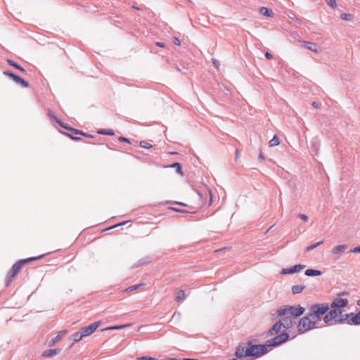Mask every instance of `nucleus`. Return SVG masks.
Returning a JSON list of instances; mask_svg holds the SVG:
<instances>
[{
    "label": "nucleus",
    "instance_id": "aec40b11",
    "mask_svg": "<svg viewBox=\"0 0 360 360\" xmlns=\"http://www.w3.org/2000/svg\"><path fill=\"white\" fill-rule=\"evenodd\" d=\"M186 293L184 290H180L177 292V295L175 297V301L179 302L186 299Z\"/></svg>",
    "mask_w": 360,
    "mask_h": 360
},
{
    "label": "nucleus",
    "instance_id": "58836bf2",
    "mask_svg": "<svg viewBox=\"0 0 360 360\" xmlns=\"http://www.w3.org/2000/svg\"><path fill=\"white\" fill-rule=\"evenodd\" d=\"M297 217L300 218L302 220L305 221H307L308 220V219H309L308 217L306 214H299L297 215Z\"/></svg>",
    "mask_w": 360,
    "mask_h": 360
},
{
    "label": "nucleus",
    "instance_id": "412c9836",
    "mask_svg": "<svg viewBox=\"0 0 360 360\" xmlns=\"http://www.w3.org/2000/svg\"><path fill=\"white\" fill-rule=\"evenodd\" d=\"M259 12L262 15L265 16H271L273 13L271 9L266 7H261L259 9Z\"/></svg>",
    "mask_w": 360,
    "mask_h": 360
},
{
    "label": "nucleus",
    "instance_id": "423d86ee",
    "mask_svg": "<svg viewBox=\"0 0 360 360\" xmlns=\"http://www.w3.org/2000/svg\"><path fill=\"white\" fill-rule=\"evenodd\" d=\"M341 310L338 309H335L329 311L330 316H331L333 323H342L344 321H347L351 315L353 314L352 313L341 314Z\"/></svg>",
    "mask_w": 360,
    "mask_h": 360
},
{
    "label": "nucleus",
    "instance_id": "603ef678",
    "mask_svg": "<svg viewBox=\"0 0 360 360\" xmlns=\"http://www.w3.org/2000/svg\"><path fill=\"white\" fill-rule=\"evenodd\" d=\"M82 135H83V136H86V137H91V138H92V137H93V136H92V135H91V134H86V133H84V132H82Z\"/></svg>",
    "mask_w": 360,
    "mask_h": 360
},
{
    "label": "nucleus",
    "instance_id": "bf43d9fd",
    "mask_svg": "<svg viewBox=\"0 0 360 360\" xmlns=\"http://www.w3.org/2000/svg\"><path fill=\"white\" fill-rule=\"evenodd\" d=\"M357 305L360 306V300L357 302Z\"/></svg>",
    "mask_w": 360,
    "mask_h": 360
},
{
    "label": "nucleus",
    "instance_id": "de8ad7c7",
    "mask_svg": "<svg viewBox=\"0 0 360 360\" xmlns=\"http://www.w3.org/2000/svg\"><path fill=\"white\" fill-rule=\"evenodd\" d=\"M265 56L267 59H271L273 58L272 55L269 52L265 53Z\"/></svg>",
    "mask_w": 360,
    "mask_h": 360
},
{
    "label": "nucleus",
    "instance_id": "6e6d98bb",
    "mask_svg": "<svg viewBox=\"0 0 360 360\" xmlns=\"http://www.w3.org/2000/svg\"><path fill=\"white\" fill-rule=\"evenodd\" d=\"M134 8L136 9V10H139L140 8L136 6H132Z\"/></svg>",
    "mask_w": 360,
    "mask_h": 360
},
{
    "label": "nucleus",
    "instance_id": "c85d7f7f",
    "mask_svg": "<svg viewBox=\"0 0 360 360\" xmlns=\"http://www.w3.org/2000/svg\"><path fill=\"white\" fill-rule=\"evenodd\" d=\"M172 167L176 168V172L181 174H183L181 165L179 162H174L171 165Z\"/></svg>",
    "mask_w": 360,
    "mask_h": 360
},
{
    "label": "nucleus",
    "instance_id": "9b49d317",
    "mask_svg": "<svg viewBox=\"0 0 360 360\" xmlns=\"http://www.w3.org/2000/svg\"><path fill=\"white\" fill-rule=\"evenodd\" d=\"M283 326H281V323L277 321L275 324L273 325L272 327H271L269 330L266 333L267 336H272L274 334L278 333L282 330Z\"/></svg>",
    "mask_w": 360,
    "mask_h": 360
},
{
    "label": "nucleus",
    "instance_id": "c756f323",
    "mask_svg": "<svg viewBox=\"0 0 360 360\" xmlns=\"http://www.w3.org/2000/svg\"><path fill=\"white\" fill-rule=\"evenodd\" d=\"M139 144H140L141 147L144 148L149 149V148H152V145L145 141H141Z\"/></svg>",
    "mask_w": 360,
    "mask_h": 360
},
{
    "label": "nucleus",
    "instance_id": "5fc2aeb1",
    "mask_svg": "<svg viewBox=\"0 0 360 360\" xmlns=\"http://www.w3.org/2000/svg\"><path fill=\"white\" fill-rule=\"evenodd\" d=\"M238 155H239V152H238V150H236V159L238 158Z\"/></svg>",
    "mask_w": 360,
    "mask_h": 360
},
{
    "label": "nucleus",
    "instance_id": "473e14b6",
    "mask_svg": "<svg viewBox=\"0 0 360 360\" xmlns=\"http://www.w3.org/2000/svg\"><path fill=\"white\" fill-rule=\"evenodd\" d=\"M63 134L66 135V136H68V137H70L72 140H75V141H80V140H82V138L78 137V136H75L74 134H70V133H67V132H63Z\"/></svg>",
    "mask_w": 360,
    "mask_h": 360
},
{
    "label": "nucleus",
    "instance_id": "bb28decb",
    "mask_svg": "<svg viewBox=\"0 0 360 360\" xmlns=\"http://www.w3.org/2000/svg\"><path fill=\"white\" fill-rule=\"evenodd\" d=\"M305 43V46L307 47V49L312 51H314L316 53L318 52L317 49H316V45L313 43H311V42H304Z\"/></svg>",
    "mask_w": 360,
    "mask_h": 360
},
{
    "label": "nucleus",
    "instance_id": "c9c22d12",
    "mask_svg": "<svg viewBox=\"0 0 360 360\" xmlns=\"http://www.w3.org/2000/svg\"><path fill=\"white\" fill-rule=\"evenodd\" d=\"M141 285H143V284L134 285L131 287H129L126 290L127 291H133V290H137Z\"/></svg>",
    "mask_w": 360,
    "mask_h": 360
},
{
    "label": "nucleus",
    "instance_id": "2eb2a0df",
    "mask_svg": "<svg viewBox=\"0 0 360 360\" xmlns=\"http://www.w3.org/2000/svg\"><path fill=\"white\" fill-rule=\"evenodd\" d=\"M83 338H84V336L82 335V334L81 333L80 331H78V332H76V333H73L70 337V340H72V345L76 343V342H78L79 341H80Z\"/></svg>",
    "mask_w": 360,
    "mask_h": 360
},
{
    "label": "nucleus",
    "instance_id": "6ab92c4d",
    "mask_svg": "<svg viewBox=\"0 0 360 360\" xmlns=\"http://www.w3.org/2000/svg\"><path fill=\"white\" fill-rule=\"evenodd\" d=\"M305 288L304 285H296L292 287V292L293 295L299 294Z\"/></svg>",
    "mask_w": 360,
    "mask_h": 360
},
{
    "label": "nucleus",
    "instance_id": "ddd939ff",
    "mask_svg": "<svg viewBox=\"0 0 360 360\" xmlns=\"http://www.w3.org/2000/svg\"><path fill=\"white\" fill-rule=\"evenodd\" d=\"M347 248V245H339L334 247L331 250V252L333 255H340V254L343 253Z\"/></svg>",
    "mask_w": 360,
    "mask_h": 360
},
{
    "label": "nucleus",
    "instance_id": "4468645a",
    "mask_svg": "<svg viewBox=\"0 0 360 360\" xmlns=\"http://www.w3.org/2000/svg\"><path fill=\"white\" fill-rule=\"evenodd\" d=\"M60 349H59V348L48 349V350L44 351L42 353V356L51 357V356L57 355L58 354L60 353Z\"/></svg>",
    "mask_w": 360,
    "mask_h": 360
},
{
    "label": "nucleus",
    "instance_id": "13d9d810",
    "mask_svg": "<svg viewBox=\"0 0 360 360\" xmlns=\"http://www.w3.org/2000/svg\"><path fill=\"white\" fill-rule=\"evenodd\" d=\"M347 292H342V293H341V295H347Z\"/></svg>",
    "mask_w": 360,
    "mask_h": 360
},
{
    "label": "nucleus",
    "instance_id": "79ce46f5",
    "mask_svg": "<svg viewBox=\"0 0 360 360\" xmlns=\"http://www.w3.org/2000/svg\"><path fill=\"white\" fill-rule=\"evenodd\" d=\"M171 209L172 210H174V212H180V213H186V212H187V211H186L184 210H181V209H178V208H175V207H172Z\"/></svg>",
    "mask_w": 360,
    "mask_h": 360
},
{
    "label": "nucleus",
    "instance_id": "20e7f679",
    "mask_svg": "<svg viewBox=\"0 0 360 360\" xmlns=\"http://www.w3.org/2000/svg\"><path fill=\"white\" fill-rule=\"evenodd\" d=\"M330 307L328 304H314L309 308V316L317 324L318 320L328 312Z\"/></svg>",
    "mask_w": 360,
    "mask_h": 360
},
{
    "label": "nucleus",
    "instance_id": "1a4fd4ad",
    "mask_svg": "<svg viewBox=\"0 0 360 360\" xmlns=\"http://www.w3.org/2000/svg\"><path fill=\"white\" fill-rule=\"evenodd\" d=\"M348 304V300L343 298H335L330 304L331 308L338 309L345 307Z\"/></svg>",
    "mask_w": 360,
    "mask_h": 360
},
{
    "label": "nucleus",
    "instance_id": "f257e3e1",
    "mask_svg": "<svg viewBox=\"0 0 360 360\" xmlns=\"http://www.w3.org/2000/svg\"><path fill=\"white\" fill-rule=\"evenodd\" d=\"M288 338L289 334L286 332H283L276 337L266 340L264 345H252L250 342H248L247 354H249V356H253L255 358L260 357L269 352V347L278 346L286 342Z\"/></svg>",
    "mask_w": 360,
    "mask_h": 360
},
{
    "label": "nucleus",
    "instance_id": "09e8293b",
    "mask_svg": "<svg viewBox=\"0 0 360 360\" xmlns=\"http://www.w3.org/2000/svg\"><path fill=\"white\" fill-rule=\"evenodd\" d=\"M259 159L261 161H263L264 160V155H263L262 151H260V153H259Z\"/></svg>",
    "mask_w": 360,
    "mask_h": 360
},
{
    "label": "nucleus",
    "instance_id": "864d4df0",
    "mask_svg": "<svg viewBox=\"0 0 360 360\" xmlns=\"http://www.w3.org/2000/svg\"><path fill=\"white\" fill-rule=\"evenodd\" d=\"M174 203L175 204H178V205H184V206L186 205L185 203H183V202H174Z\"/></svg>",
    "mask_w": 360,
    "mask_h": 360
},
{
    "label": "nucleus",
    "instance_id": "393cba45",
    "mask_svg": "<svg viewBox=\"0 0 360 360\" xmlns=\"http://www.w3.org/2000/svg\"><path fill=\"white\" fill-rule=\"evenodd\" d=\"M323 243V241L321 240V241L317 242L311 245L307 246L305 249V251L306 252L311 251Z\"/></svg>",
    "mask_w": 360,
    "mask_h": 360
},
{
    "label": "nucleus",
    "instance_id": "a18cd8bd",
    "mask_svg": "<svg viewBox=\"0 0 360 360\" xmlns=\"http://www.w3.org/2000/svg\"><path fill=\"white\" fill-rule=\"evenodd\" d=\"M174 44L177 45V46H180L181 44V41L179 39H178L177 37H174Z\"/></svg>",
    "mask_w": 360,
    "mask_h": 360
},
{
    "label": "nucleus",
    "instance_id": "a878e982",
    "mask_svg": "<svg viewBox=\"0 0 360 360\" xmlns=\"http://www.w3.org/2000/svg\"><path fill=\"white\" fill-rule=\"evenodd\" d=\"M67 333V330H61L60 331L58 335L53 339V343L56 342H58L59 341L61 338Z\"/></svg>",
    "mask_w": 360,
    "mask_h": 360
},
{
    "label": "nucleus",
    "instance_id": "dca6fc26",
    "mask_svg": "<svg viewBox=\"0 0 360 360\" xmlns=\"http://www.w3.org/2000/svg\"><path fill=\"white\" fill-rule=\"evenodd\" d=\"M347 323L349 324L360 325V311L356 314L350 319H347Z\"/></svg>",
    "mask_w": 360,
    "mask_h": 360
},
{
    "label": "nucleus",
    "instance_id": "3c124183",
    "mask_svg": "<svg viewBox=\"0 0 360 360\" xmlns=\"http://www.w3.org/2000/svg\"><path fill=\"white\" fill-rule=\"evenodd\" d=\"M312 105L316 108H318L319 107V104L316 102H313Z\"/></svg>",
    "mask_w": 360,
    "mask_h": 360
},
{
    "label": "nucleus",
    "instance_id": "0eeeda50",
    "mask_svg": "<svg viewBox=\"0 0 360 360\" xmlns=\"http://www.w3.org/2000/svg\"><path fill=\"white\" fill-rule=\"evenodd\" d=\"M101 325V321H96L91 323L87 326H84L80 328L79 331L84 336V338L91 335Z\"/></svg>",
    "mask_w": 360,
    "mask_h": 360
},
{
    "label": "nucleus",
    "instance_id": "f03ea898",
    "mask_svg": "<svg viewBox=\"0 0 360 360\" xmlns=\"http://www.w3.org/2000/svg\"><path fill=\"white\" fill-rule=\"evenodd\" d=\"M305 309L300 305L290 306L283 305L276 310L277 316H283L279 322L283 328L289 329L293 325L297 316L303 314Z\"/></svg>",
    "mask_w": 360,
    "mask_h": 360
},
{
    "label": "nucleus",
    "instance_id": "49530a36",
    "mask_svg": "<svg viewBox=\"0 0 360 360\" xmlns=\"http://www.w3.org/2000/svg\"><path fill=\"white\" fill-rule=\"evenodd\" d=\"M127 221H124V222L119 223V224H115V225H114V226H110L108 229H113V228L117 227V226H120L124 225V224H127Z\"/></svg>",
    "mask_w": 360,
    "mask_h": 360
},
{
    "label": "nucleus",
    "instance_id": "f3484780",
    "mask_svg": "<svg viewBox=\"0 0 360 360\" xmlns=\"http://www.w3.org/2000/svg\"><path fill=\"white\" fill-rule=\"evenodd\" d=\"M304 274L307 276H316L322 274V271L320 270L309 269L305 271Z\"/></svg>",
    "mask_w": 360,
    "mask_h": 360
},
{
    "label": "nucleus",
    "instance_id": "7ed1b4c3",
    "mask_svg": "<svg viewBox=\"0 0 360 360\" xmlns=\"http://www.w3.org/2000/svg\"><path fill=\"white\" fill-rule=\"evenodd\" d=\"M44 255H45L44 254L37 257H32L24 259H20L15 262L7 274V276L6 278V285H8L11 282L12 279L18 274L19 271L25 264L32 261L39 259L44 257Z\"/></svg>",
    "mask_w": 360,
    "mask_h": 360
},
{
    "label": "nucleus",
    "instance_id": "37998d69",
    "mask_svg": "<svg viewBox=\"0 0 360 360\" xmlns=\"http://www.w3.org/2000/svg\"><path fill=\"white\" fill-rule=\"evenodd\" d=\"M136 360H154V359L152 357L141 356V357H138L136 359Z\"/></svg>",
    "mask_w": 360,
    "mask_h": 360
},
{
    "label": "nucleus",
    "instance_id": "a19ab883",
    "mask_svg": "<svg viewBox=\"0 0 360 360\" xmlns=\"http://www.w3.org/2000/svg\"><path fill=\"white\" fill-rule=\"evenodd\" d=\"M350 252H353V253L360 252V246H356V247L354 248L353 249H351Z\"/></svg>",
    "mask_w": 360,
    "mask_h": 360
},
{
    "label": "nucleus",
    "instance_id": "7c9ffc66",
    "mask_svg": "<svg viewBox=\"0 0 360 360\" xmlns=\"http://www.w3.org/2000/svg\"><path fill=\"white\" fill-rule=\"evenodd\" d=\"M48 116L51 120H55L56 122H58V121L59 120V119L55 115L54 112L52 110H48Z\"/></svg>",
    "mask_w": 360,
    "mask_h": 360
},
{
    "label": "nucleus",
    "instance_id": "72a5a7b5",
    "mask_svg": "<svg viewBox=\"0 0 360 360\" xmlns=\"http://www.w3.org/2000/svg\"><path fill=\"white\" fill-rule=\"evenodd\" d=\"M326 3L332 8H335L337 6L336 0H326Z\"/></svg>",
    "mask_w": 360,
    "mask_h": 360
},
{
    "label": "nucleus",
    "instance_id": "2f4dec72",
    "mask_svg": "<svg viewBox=\"0 0 360 360\" xmlns=\"http://www.w3.org/2000/svg\"><path fill=\"white\" fill-rule=\"evenodd\" d=\"M128 326H129L128 324L114 326L109 327V328H106L105 330H118V329L124 328Z\"/></svg>",
    "mask_w": 360,
    "mask_h": 360
},
{
    "label": "nucleus",
    "instance_id": "f704fd0d",
    "mask_svg": "<svg viewBox=\"0 0 360 360\" xmlns=\"http://www.w3.org/2000/svg\"><path fill=\"white\" fill-rule=\"evenodd\" d=\"M147 262H148V261L146 259H141V260L138 261L132 267L133 268L139 267V266L143 265L144 264H146Z\"/></svg>",
    "mask_w": 360,
    "mask_h": 360
},
{
    "label": "nucleus",
    "instance_id": "4d7b16f0",
    "mask_svg": "<svg viewBox=\"0 0 360 360\" xmlns=\"http://www.w3.org/2000/svg\"><path fill=\"white\" fill-rule=\"evenodd\" d=\"M210 195H211V198H212V193L210 191ZM212 199H210V202H212Z\"/></svg>",
    "mask_w": 360,
    "mask_h": 360
},
{
    "label": "nucleus",
    "instance_id": "5701e85b",
    "mask_svg": "<svg viewBox=\"0 0 360 360\" xmlns=\"http://www.w3.org/2000/svg\"><path fill=\"white\" fill-rule=\"evenodd\" d=\"M279 143H280V141L276 135H274V137L269 142L270 147L278 146Z\"/></svg>",
    "mask_w": 360,
    "mask_h": 360
},
{
    "label": "nucleus",
    "instance_id": "c03bdc74",
    "mask_svg": "<svg viewBox=\"0 0 360 360\" xmlns=\"http://www.w3.org/2000/svg\"><path fill=\"white\" fill-rule=\"evenodd\" d=\"M119 141L120 142H127V143H129V140L127 139V138H125V137H123V136H120L119 137Z\"/></svg>",
    "mask_w": 360,
    "mask_h": 360
},
{
    "label": "nucleus",
    "instance_id": "6e6552de",
    "mask_svg": "<svg viewBox=\"0 0 360 360\" xmlns=\"http://www.w3.org/2000/svg\"><path fill=\"white\" fill-rule=\"evenodd\" d=\"M4 75L9 77L10 78H11L16 84H20L23 87H28L29 86V83L25 81V79H23L22 78H21L20 77L15 75L14 73L13 72H11L9 71H4Z\"/></svg>",
    "mask_w": 360,
    "mask_h": 360
},
{
    "label": "nucleus",
    "instance_id": "b1692460",
    "mask_svg": "<svg viewBox=\"0 0 360 360\" xmlns=\"http://www.w3.org/2000/svg\"><path fill=\"white\" fill-rule=\"evenodd\" d=\"M100 134L112 136L114 135V131L112 129H100L98 131Z\"/></svg>",
    "mask_w": 360,
    "mask_h": 360
},
{
    "label": "nucleus",
    "instance_id": "a211bd4d",
    "mask_svg": "<svg viewBox=\"0 0 360 360\" xmlns=\"http://www.w3.org/2000/svg\"><path fill=\"white\" fill-rule=\"evenodd\" d=\"M7 63L8 65L19 70L20 72H22L23 73L26 72L25 70L22 67H21L18 63H17L16 62L11 60V59H7Z\"/></svg>",
    "mask_w": 360,
    "mask_h": 360
},
{
    "label": "nucleus",
    "instance_id": "e433bc0d",
    "mask_svg": "<svg viewBox=\"0 0 360 360\" xmlns=\"http://www.w3.org/2000/svg\"><path fill=\"white\" fill-rule=\"evenodd\" d=\"M60 127L66 129H68L70 130V128H71L70 127H69L68 124L63 123L62 121H60V120L58 121L57 122Z\"/></svg>",
    "mask_w": 360,
    "mask_h": 360
},
{
    "label": "nucleus",
    "instance_id": "8fccbe9b",
    "mask_svg": "<svg viewBox=\"0 0 360 360\" xmlns=\"http://www.w3.org/2000/svg\"><path fill=\"white\" fill-rule=\"evenodd\" d=\"M155 44H156L157 46H160V47H164L165 46V44L162 43V42H156Z\"/></svg>",
    "mask_w": 360,
    "mask_h": 360
},
{
    "label": "nucleus",
    "instance_id": "ea45409f",
    "mask_svg": "<svg viewBox=\"0 0 360 360\" xmlns=\"http://www.w3.org/2000/svg\"><path fill=\"white\" fill-rule=\"evenodd\" d=\"M212 61L213 65H214L217 68H219L220 63H219V60H217V59L212 58Z\"/></svg>",
    "mask_w": 360,
    "mask_h": 360
},
{
    "label": "nucleus",
    "instance_id": "cd10ccee",
    "mask_svg": "<svg viewBox=\"0 0 360 360\" xmlns=\"http://www.w3.org/2000/svg\"><path fill=\"white\" fill-rule=\"evenodd\" d=\"M340 18L344 20L350 21V20H352L353 15L352 14H349V13H342L340 15Z\"/></svg>",
    "mask_w": 360,
    "mask_h": 360
},
{
    "label": "nucleus",
    "instance_id": "9d476101",
    "mask_svg": "<svg viewBox=\"0 0 360 360\" xmlns=\"http://www.w3.org/2000/svg\"><path fill=\"white\" fill-rule=\"evenodd\" d=\"M305 267V265H303V264H296L290 268H287V269H283L281 270V274H294V273H296V272H298L300 271V270H302V269H304Z\"/></svg>",
    "mask_w": 360,
    "mask_h": 360
},
{
    "label": "nucleus",
    "instance_id": "39448f33",
    "mask_svg": "<svg viewBox=\"0 0 360 360\" xmlns=\"http://www.w3.org/2000/svg\"><path fill=\"white\" fill-rule=\"evenodd\" d=\"M316 321L308 314L307 316L301 318L297 323V328L299 333H304L310 330L317 328Z\"/></svg>",
    "mask_w": 360,
    "mask_h": 360
},
{
    "label": "nucleus",
    "instance_id": "4c0bfd02",
    "mask_svg": "<svg viewBox=\"0 0 360 360\" xmlns=\"http://www.w3.org/2000/svg\"><path fill=\"white\" fill-rule=\"evenodd\" d=\"M70 131L73 134H82V131H79L78 129H74V128H70Z\"/></svg>",
    "mask_w": 360,
    "mask_h": 360
},
{
    "label": "nucleus",
    "instance_id": "f8f14e48",
    "mask_svg": "<svg viewBox=\"0 0 360 360\" xmlns=\"http://www.w3.org/2000/svg\"><path fill=\"white\" fill-rule=\"evenodd\" d=\"M247 353H248V346L245 348L243 347H239L236 350V356L239 359L249 356V354H248Z\"/></svg>",
    "mask_w": 360,
    "mask_h": 360
},
{
    "label": "nucleus",
    "instance_id": "4be33fe9",
    "mask_svg": "<svg viewBox=\"0 0 360 360\" xmlns=\"http://www.w3.org/2000/svg\"><path fill=\"white\" fill-rule=\"evenodd\" d=\"M323 322L328 326H332L335 324L333 323L331 316H330L329 312L324 316Z\"/></svg>",
    "mask_w": 360,
    "mask_h": 360
}]
</instances>
